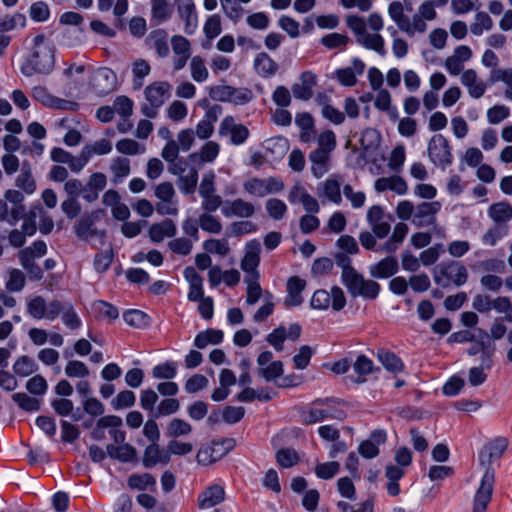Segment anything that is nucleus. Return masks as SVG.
<instances>
[{
	"mask_svg": "<svg viewBox=\"0 0 512 512\" xmlns=\"http://www.w3.org/2000/svg\"><path fill=\"white\" fill-rule=\"evenodd\" d=\"M507 447V438L497 437L481 450L480 464L485 467V472L474 496L473 512H486L487 506L492 498L495 482V471L491 467V463L493 460L500 459Z\"/></svg>",
	"mask_w": 512,
	"mask_h": 512,
	"instance_id": "f257e3e1",
	"label": "nucleus"
},
{
	"mask_svg": "<svg viewBox=\"0 0 512 512\" xmlns=\"http://www.w3.org/2000/svg\"><path fill=\"white\" fill-rule=\"evenodd\" d=\"M54 50L45 43L44 35L40 34L33 39V50L30 57L23 64L21 71L31 77L38 74H49L54 68Z\"/></svg>",
	"mask_w": 512,
	"mask_h": 512,
	"instance_id": "f03ea898",
	"label": "nucleus"
},
{
	"mask_svg": "<svg viewBox=\"0 0 512 512\" xmlns=\"http://www.w3.org/2000/svg\"><path fill=\"white\" fill-rule=\"evenodd\" d=\"M348 28L354 33L356 41L369 50H374L384 56L386 54L385 42L383 37L378 34H370L366 29V21L358 15H348L346 17Z\"/></svg>",
	"mask_w": 512,
	"mask_h": 512,
	"instance_id": "7ed1b4c3",
	"label": "nucleus"
},
{
	"mask_svg": "<svg viewBox=\"0 0 512 512\" xmlns=\"http://www.w3.org/2000/svg\"><path fill=\"white\" fill-rule=\"evenodd\" d=\"M172 85L167 81H154L144 89L145 99L148 104L141 107V112L148 118H155L157 109L160 108L170 97Z\"/></svg>",
	"mask_w": 512,
	"mask_h": 512,
	"instance_id": "20e7f679",
	"label": "nucleus"
},
{
	"mask_svg": "<svg viewBox=\"0 0 512 512\" xmlns=\"http://www.w3.org/2000/svg\"><path fill=\"white\" fill-rule=\"evenodd\" d=\"M467 278L466 267L458 261L442 262L434 269V281L442 287H448L451 284L462 286L466 283Z\"/></svg>",
	"mask_w": 512,
	"mask_h": 512,
	"instance_id": "39448f33",
	"label": "nucleus"
},
{
	"mask_svg": "<svg viewBox=\"0 0 512 512\" xmlns=\"http://www.w3.org/2000/svg\"><path fill=\"white\" fill-rule=\"evenodd\" d=\"M352 297H363L365 299H376L380 293V284L372 279H365L363 275L356 272H348L342 281Z\"/></svg>",
	"mask_w": 512,
	"mask_h": 512,
	"instance_id": "423d86ee",
	"label": "nucleus"
},
{
	"mask_svg": "<svg viewBox=\"0 0 512 512\" xmlns=\"http://www.w3.org/2000/svg\"><path fill=\"white\" fill-rule=\"evenodd\" d=\"M342 412L334 406L331 398L316 399L301 413V421L306 425L315 424L328 418L341 419Z\"/></svg>",
	"mask_w": 512,
	"mask_h": 512,
	"instance_id": "0eeeda50",
	"label": "nucleus"
},
{
	"mask_svg": "<svg viewBox=\"0 0 512 512\" xmlns=\"http://www.w3.org/2000/svg\"><path fill=\"white\" fill-rule=\"evenodd\" d=\"M105 212L102 209L93 210L83 214L74 224L73 230L76 236L85 241H91L97 238L100 244L104 243L106 236L105 230H99L95 227V223Z\"/></svg>",
	"mask_w": 512,
	"mask_h": 512,
	"instance_id": "6e6552de",
	"label": "nucleus"
},
{
	"mask_svg": "<svg viewBox=\"0 0 512 512\" xmlns=\"http://www.w3.org/2000/svg\"><path fill=\"white\" fill-rule=\"evenodd\" d=\"M428 158L436 167L445 170L453 163L452 148L442 134L431 137L427 148Z\"/></svg>",
	"mask_w": 512,
	"mask_h": 512,
	"instance_id": "1a4fd4ad",
	"label": "nucleus"
},
{
	"mask_svg": "<svg viewBox=\"0 0 512 512\" xmlns=\"http://www.w3.org/2000/svg\"><path fill=\"white\" fill-rule=\"evenodd\" d=\"M313 309L327 310L330 306L334 311H341L346 305V296L339 286H333L328 292L324 289L316 290L311 298Z\"/></svg>",
	"mask_w": 512,
	"mask_h": 512,
	"instance_id": "9d476101",
	"label": "nucleus"
},
{
	"mask_svg": "<svg viewBox=\"0 0 512 512\" xmlns=\"http://www.w3.org/2000/svg\"><path fill=\"white\" fill-rule=\"evenodd\" d=\"M154 194L158 201L155 210L160 215L175 216L178 214V203L175 200L176 192L170 182H162L155 187Z\"/></svg>",
	"mask_w": 512,
	"mask_h": 512,
	"instance_id": "9b49d317",
	"label": "nucleus"
},
{
	"mask_svg": "<svg viewBox=\"0 0 512 512\" xmlns=\"http://www.w3.org/2000/svg\"><path fill=\"white\" fill-rule=\"evenodd\" d=\"M261 244L257 239H252L245 244L244 256L240 267L245 272V278L260 277L257 270L260 264Z\"/></svg>",
	"mask_w": 512,
	"mask_h": 512,
	"instance_id": "f8f14e48",
	"label": "nucleus"
},
{
	"mask_svg": "<svg viewBox=\"0 0 512 512\" xmlns=\"http://www.w3.org/2000/svg\"><path fill=\"white\" fill-rule=\"evenodd\" d=\"M439 201L421 202L416 205L412 224L417 228H425L434 225L437 221V214L441 210Z\"/></svg>",
	"mask_w": 512,
	"mask_h": 512,
	"instance_id": "ddd939ff",
	"label": "nucleus"
},
{
	"mask_svg": "<svg viewBox=\"0 0 512 512\" xmlns=\"http://www.w3.org/2000/svg\"><path fill=\"white\" fill-rule=\"evenodd\" d=\"M31 96L34 100L49 108L74 111L78 107V104L75 102L64 100L51 95L47 88L41 85L34 86L32 88Z\"/></svg>",
	"mask_w": 512,
	"mask_h": 512,
	"instance_id": "4468645a",
	"label": "nucleus"
},
{
	"mask_svg": "<svg viewBox=\"0 0 512 512\" xmlns=\"http://www.w3.org/2000/svg\"><path fill=\"white\" fill-rule=\"evenodd\" d=\"M92 89L99 96H105L115 90L117 75L107 67L97 69L91 80Z\"/></svg>",
	"mask_w": 512,
	"mask_h": 512,
	"instance_id": "2eb2a0df",
	"label": "nucleus"
},
{
	"mask_svg": "<svg viewBox=\"0 0 512 512\" xmlns=\"http://www.w3.org/2000/svg\"><path fill=\"white\" fill-rule=\"evenodd\" d=\"M218 133L220 136L230 135L233 145L243 144L249 137V130L243 124H237L232 116H226L220 123Z\"/></svg>",
	"mask_w": 512,
	"mask_h": 512,
	"instance_id": "dca6fc26",
	"label": "nucleus"
},
{
	"mask_svg": "<svg viewBox=\"0 0 512 512\" xmlns=\"http://www.w3.org/2000/svg\"><path fill=\"white\" fill-rule=\"evenodd\" d=\"M366 220L372 232L379 239L387 237L391 231V224L385 220L384 210L379 205H373L368 209Z\"/></svg>",
	"mask_w": 512,
	"mask_h": 512,
	"instance_id": "f3484780",
	"label": "nucleus"
},
{
	"mask_svg": "<svg viewBox=\"0 0 512 512\" xmlns=\"http://www.w3.org/2000/svg\"><path fill=\"white\" fill-rule=\"evenodd\" d=\"M225 500V489L219 484H212L203 490L198 496V507L200 509H210Z\"/></svg>",
	"mask_w": 512,
	"mask_h": 512,
	"instance_id": "a211bd4d",
	"label": "nucleus"
},
{
	"mask_svg": "<svg viewBox=\"0 0 512 512\" xmlns=\"http://www.w3.org/2000/svg\"><path fill=\"white\" fill-rule=\"evenodd\" d=\"M255 206L242 198H237L232 201H226L225 206L222 208V214L225 217H238L250 218L255 214Z\"/></svg>",
	"mask_w": 512,
	"mask_h": 512,
	"instance_id": "6ab92c4d",
	"label": "nucleus"
},
{
	"mask_svg": "<svg viewBox=\"0 0 512 512\" xmlns=\"http://www.w3.org/2000/svg\"><path fill=\"white\" fill-rule=\"evenodd\" d=\"M460 82L467 88L469 95L474 99L481 98L487 89L486 83L478 77L474 69L463 71Z\"/></svg>",
	"mask_w": 512,
	"mask_h": 512,
	"instance_id": "aec40b11",
	"label": "nucleus"
},
{
	"mask_svg": "<svg viewBox=\"0 0 512 512\" xmlns=\"http://www.w3.org/2000/svg\"><path fill=\"white\" fill-rule=\"evenodd\" d=\"M306 287L305 280L298 276H292L287 281V295L284 299V305L287 308L296 307L302 304L303 297L302 291Z\"/></svg>",
	"mask_w": 512,
	"mask_h": 512,
	"instance_id": "412c9836",
	"label": "nucleus"
},
{
	"mask_svg": "<svg viewBox=\"0 0 512 512\" xmlns=\"http://www.w3.org/2000/svg\"><path fill=\"white\" fill-rule=\"evenodd\" d=\"M316 76L311 71H305L300 76V82L292 85V92L296 99L309 100L313 96V87Z\"/></svg>",
	"mask_w": 512,
	"mask_h": 512,
	"instance_id": "4be33fe9",
	"label": "nucleus"
},
{
	"mask_svg": "<svg viewBox=\"0 0 512 512\" xmlns=\"http://www.w3.org/2000/svg\"><path fill=\"white\" fill-rule=\"evenodd\" d=\"M399 268L395 257L387 256L369 267V273L373 278H389L397 273Z\"/></svg>",
	"mask_w": 512,
	"mask_h": 512,
	"instance_id": "5701e85b",
	"label": "nucleus"
},
{
	"mask_svg": "<svg viewBox=\"0 0 512 512\" xmlns=\"http://www.w3.org/2000/svg\"><path fill=\"white\" fill-rule=\"evenodd\" d=\"M374 187L379 193L390 190L398 195H405L408 191L406 181L397 175L378 178L375 181Z\"/></svg>",
	"mask_w": 512,
	"mask_h": 512,
	"instance_id": "b1692460",
	"label": "nucleus"
},
{
	"mask_svg": "<svg viewBox=\"0 0 512 512\" xmlns=\"http://www.w3.org/2000/svg\"><path fill=\"white\" fill-rule=\"evenodd\" d=\"M176 233L177 227L171 219L152 224L148 232L151 241L154 243H160L165 238L174 237Z\"/></svg>",
	"mask_w": 512,
	"mask_h": 512,
	"instance_id": "393cba45",
	"label": "nucleus"
},
{
	"mask_svg": "<svg viewBox=\"0 0 512 512\" xmlns=\"http://www.w3.org/2000/svg\"><path fill=\"white\" fill-rule=\"evenodd\" d=\"M178 13L185 22V33L188 35L193 34L198 26V18L193 0H183L178 6Z\"/></svg>",
	"mask_w": 512,
	"mask_h": 512,
	"instance_id": "a878e982",
	"label": "nucleus"
},
{
	"mask_svg": "<svg viewBox=\"0 0 512 512\" xmlns=\"http://www.w3.org/2000/svg\"><path fill=\"white\" fill-rule=\"evenodd\" d=\"M170 461V455L167 451L161 450L158 442H153L148 445L143 455V465L146 468H151L157 463L167 464Z\"/></svg>",
	"mask_w": 512,
	"mask_h": 512,
	"instance_id": "bb28decb",
	"label": "nucleus"
},
{
	"mask_svg": "<svg viewBox=\"0 0 512 512\" xmlns=\"http://www.w3.org/2000/svg\"><path fill=\"white\" fill-rule=\"evenodd\" d=\"M26 209L24 205H12L9 207L4 199H0V222H7L15 226L20 219H23Z\"/></svg>",
	"mask_w": 512,
	"mask_h": 512,
	"instance_id": "cd10ccee",
	"label": "nucleus"
},
{
	"mask_svg": "<svg viewBox=\"0 0 512 512\" xmlns=\"http://www.w3.org/2000/svg\"><path fill=\"white\" fill-rule=\"evenodd\" d=\"M147 43L155 49L157 55L161 58H165L170 53L168 45V34L164 29H157L152 31L147 39Z\"/></svg>",
	"mask_w": 512,
	"mask_h": 512,
	"instance_id": "c85d7f7f",
	"label": "nucleus"
},
{
	"mask_svg": "<svg viewBox=\"0 0 512 512\" xmlns=\"http://www.w3.org/2000/svg\"><path fill=\"white\" fill-rule=\"evenodd\" d=\"M130 160L126 157L117 156L111 160L110 171L112 173L111 182L115 185L122 183L131 172Z\"/></svg>",
	"mask_w": 512,
	"mask_h": 512,
	"instance_id": "c756f323",
	"label": "nucleus"
},
{
	"mask_svg": "<svg viewBox=\"0 0 512 512\" xmlns=\"http://www.w3.org/2000/svg\"><path fill=\"white\" fill-rule=\"evenodd\" d=\"M254 68L262 77H271L279 69L278 64L265 52L258 53L254 59Z\"/></svg>",
	"mask_w": 512,
	"mask_h": 512,
	"instance_id": "7c9ffc66",
	"label": "nucleus"
},
{
	"mask_svg": "<svg viewBox=\"0 0 512 512\" xmlns=\"http://www.w3.org/2000/svg\"><path fill=\"white\" fill-rule=\"evenodd\" d=\"M218 447H220V443L217 441H213L211 446L201 447L196 455L198 464L207 466L221 459L225 452H221Z\"/></svg>",
	"mask_w": 512,
	"mask_h": 512,
	"instance_id": "2f4dec72",
	"label": "nucleus"
},
{
	"mask_svg": "<svg viewBox=\"0 0 512 512\" xmlns=\"http://www.w3.org/2000/svg\"><path fill=\"white\" fill-rule=\"evenodd\" d=\"M488 215L495 225H506L512 219V206L507 202L492 204L488 209Z\"/></svg>",
	"mask_w": 512,
	"mask_h": 512,
	"instance_id": "473e14b6",
	"label": "nucleus"
},
{
	"mask_svg": "<svg viewBox=\"0 0 512 512\" xmlns=\"http://www.w3.org/2000/svg\"><path fill=\"white\" fill-rule=\"evenodd\" d=\"M309 160L312 163V173L316 178H321L328 172L329 154L322 149H316L309 155Z\"/></svg>",
	"mask_w": 512,
	"mask_h": 512,
	"instance_id": "72a5a7b5",
	"label": "nucleus"
},
{
	"mask_svg": "<svg viewBox=\"0 0 512 512\" xmlns=\"http://www.w3.org/2000/svg\"><path fill=\"white\" fill-rule=\"evenodd\" d=\"M377 358L383 367L391 373H399L404 370V363L402 360L393 352L388 350H379Z\"/></svg>",
	"mask_w": 512,
	"mask_h": 512,
	"instance_id": "f704fd0d",
	"label": "nucleus"
},
{
	"mask_svg": "<svg viewBox=\"0 0 512 512\" xmlns=\"http://www.w3.org/2000/svg\"><path fill=\"white\" fill-rule=\"evenodd\" d=\"M106 449L108 455L111 458L117 459L121 462H130L133 461L136 457V450L130 444L125 443L118 446L114 444H109L107 445Z\"/></svg>",
	"mask_w": 512,
	"mask_h": 512,
	"instance_id": "c9c22d12",
	"label": "nucleus"
},
{
	"mask_svg": "<svg viewBox=\"0 0 512 512\" xmlns=\"http://www.w3.org/2000/svg\"><path fill=\"white\" fill-rule=\"evenodd\" d=\"M133 88L139 90L144 84V78L151 72L150 64L142 58L135 60L132 65Z\"/></svg>",
	"mask_w": 512,
	"mask_h": 512,
	"instance_id": "e433bc0d",
	"label": "nucleus"
},
{
	"mask_svg": "<svg viewBox=\"0 0 512 512\" xmlns=\"http://www.w3.org/2000/svg\"><path fill=\"white\" fill-rule=\"evenodd\" d=\"M223 340V332L221 330L207 329L196 335L194 345L199 349H204L209 344H219Z\"/></svg>",
	"mask_w": 512,
	"mask_h": 512,
	"instance_id": "4c0bfd02",
	"label": "nucleus"
},
{
	"mask_svg": "<svg viewBox=\"0 0 512 512\" xmlns=\"http://www.w3.org/2000/svg\"><path fill=\"white\" fill-rule=\"evenodd\" d=\"M37 370L38 365L33 358L27 355L18 357L13 365V371L19 377H27Z\"/></svg>",
	"mask_w": 512,
	"mask_h": 512,
	"instance_id": "58836bf2",
	"label": "nucleus"
},
{
	"mask_svg": "<svg viewBox=\"0 0 512 512\" xmlns=\"http://www.w3.org/2000/svg\"><path fill=\"white\" fill-rule=\"evenodd\" d=\"M354 372L357 374L356 383L361 384L366 381V376L374 371V364L365 355H359L353 363Z\"/></svg>",
	"mask_w": 512,
	"mask_h": 512,
	"instance_id": "ea45409f",
	"label": "nucleus"
},
{
	"mask_svg": "<svg viewBox=\"0 0 512 512\" xmlns=\"http://www.w3.org/2000/svg\"><path fill=\"white\" fill-rule=\"evenodd\" d=\"M173 12V8L167 0H151V15L157 22L167 21Z\"/></svg>",
	"mask_w": 512,
	"mask_h": 512,
	"instance_id": "a19ab883",
	"label": "nucleus"
},
{
	"mask_svg": "<svg viewBox=\"0 0 512 512\" xmlns=\"http://www.w3.org/2000/svg\"><path fill=\"white\" fill-rule=\"evenodd\" d=\"M16 186L31 194L36 189V183L32 176L31 167L24 162L20 174L16 178Z\"/></svg>",
	"mask_w": 512,
	"mask_h": 512,
	"instance_id": "79ce46f5",
	"label": "nucleus"
},
{
	"mask_svg": "<svg viewBox=\"0 0 512 512\" xmlns=\"http://www.w3.org/2000/svg\"><path fill=\"white\" fill-rule=\"evenodd\" d=\"M26 279L24 273L16 268L8 270V280L5 283V288L8 292H20L25 287Z\"/></svg>",
	"mask_w": 512,
	"mask_h": 512,
	"instance_id": "37998d69",
	"label": "nucleus"
},
{
	"mask_svg": "<svg viewBox=\"0 0 512 512\" xmlns=\"http://www.w3.org/2000/svg\"><path fill=\"white\" fill-rule=\"evenodd\" d=\"M198 223L203 231L212 234H219L223 228L220 219L209 212L201 214Z\"/></svg>",
	"mask_w": 512,
	"mask_h": 512,
	"instance_id": "c03bdc74",
	"label": "nucleus"
},
{
	"mask_svg": "<svg viewBox=\"0 0 512 512\" xmlns=\"http://www.w3.org/2000/svg\"><path fill=\"white\" fill-rule=\"evenodd\" d=\"M92 310L100 318L115 320L119 317L118 309L109 302L104 300H96L92 303Z\"/></svg>",
	"mask_w": 512,
	"mask_h": 512,
	"instance_id": "a18cd8bd",
	"label": "nucleus"
},
{
	"mask_svg": "<svg viewBox=\"0 0 512 512\" xmlns=\"http://www.w3.org/2000/svg\"><path fill=\"white\" fill-rule=\"evenodd\" d=\"M61 320L64 326L71 331H76L82 326V320L70 302L66 305V308L61 315Z\"/></svg>",
	"mask_w": 512,
	"mask_h": 512,
	"instance_id": "49530a36",
	"label": "nucleus"
},
{
	"mask_svg": "<svg viewBox=\"0 0 512 512\" xmlns=\"http://www.w3.org/2000/svg\"><path fill=\"white\" fill-rule=\"evenodd\" d=\"M127 483L131 489L142 491L155 486L156 480L149 473L132 474L128 477Z\"/></svg>",
	"mask_w": 512,
	"mask_h": 512,
	"instance_id": "de8ad7c7",
	"label": "nucleus"
},
{
	"mask_svg": "<svg viewBox=\"0 0 512 512\" xmlns=\"http://www.w3.org/2000/svg\"><path fill=\"white\" fill-rule=\"evenodd\" d=\"M490 80L491 82H503L506 85L504 95L507 99L512 100V68L493 70Z\"/></svg>",
	"mask_w": 512,
	"mask_h": 512,
	"instance_id": "09e8293b",
	"label": "nucleus"
},
{
	"mask_svg": "<svg viewBox=\"0 0 512 512\" xmlns=\"http://www.w3.org/2000/svg\"><path fill=\"white\" fill-rule=\"evenodd\" d=\"M191 77L196 82H204L209 76L205 61L201 56H194L190 61Z\"/></svg>",
	"mask_w": 512,
	"mask_h": 512,
	"instance_id": "8fccbe9b",
	"label": "nucleus"
},
{
	"mask_svg": "<svg viewBox=\"0 0 512 512\" xmlns=\"http://www.w3.org/2000/svg\"><path fill=\"white\" fill-rule=\"evenodd\" d=\"M198 182V172L192 168L186 175H181L177 180L180 191L184 194L194 193Z\"/></svg>",
	"mask_w": 512,
	"mask_h": 512,
	"instance_id": "3c124183",
	"label": "nucleus"
},
{
	"mask_svg": "<svg viewBox=\"0 0 512 512\" xmlns=\"http://www.w3.org/2000/svg\"><path fill=\"white\" fill-rule=\"evenodd\" d=\"M265 209L268 215L274 220H281L287 213V205L278 198H270L265 202Z\"/></svg>",
	"mask_w": 512,
	"mask_h": 512,
	"instance_id": "603ef678",
	"label": "nucleus"
},
{
	"mask_svg": "<svg viewBox=\"0 0 512 512\" xmlns=\"http://www.w3.org/2000/svg\"><path fill=\"white\" fill-rule=\"evenodd\" d=\"M191 431H192V426L188 422H186L180 418H174L169 422V424L167 426L166 435L168 437L176 438V437L188 435L191 433Z\"/></svg>",
	"mask_w": 512,
	"mask_h": 512,
	"instance_id": "864d4df0",
	"label": "nucleus"
},
{
	"mask_svg": "<svg viewBox=\"0 0 512 512\" xmlns=\"http://www.w3.org/2000/svg\"><path fill=\"white\" fill-rule=\"evenodd\" d=\"M405 25L407 26L401 28L400 30L409 36H413L415 33H425L427 30V24L425 20L418 12L412 16L411 20L407 17Z\"/></svg>",
	"mask_w": 512,
	"mask_h": 512,
	"instance_id": "5fc2aeb1",
	"label": "nucleus"
},
{
	"mask_svg": "<svg viewBox=\"0 0 512 512\" xmlns=\"http://www.w3.org/2000/svg\"><path fill=\"white\" fill-rule=\"evenodd\" d=\"M244 281L247 284L246 303L248 305H254L262 295V288L259 284V277L244 278Z\"/></svg>",
	"mask_w": 512,
	"mask_h": 512,
	"instance_id": "6e6d98bb",
	"label": "nucleus"
},
{
	"mask_svg": "<svg viewBox=\"0 0 512 512\" xmlns=\"http://www.w3.org/2000/svg\"><path fill=\"white\" fill-rule=\"evenodd\" d=\"M205 251L219 256H226L230 252L229 243L226 239H208L203 243Z\"/></svg>",
	"mask_w": 512,
	"mask_h": 512,
	"instance_id": "4d7b16f0",
	"label": "nucleus"
},
{
	"mask_svg": "<svg viewBox=\"0 0 512 512\" xmlns=\"http://www.w3.org/2000/svg\"><path fill=\"white\" fill-rule=\"evenodd\" d=\"M221 7L225 15L233 22H238L244 13V9L238 0H220Z\"/></svg>",
	"mask_w": 512,
	"mask_h": 512,
	"instance_id": "13d9d810",
	"label": "nucleus"
},
{
	"mask_svg": "<svg viewBox=\"0 0 512 512\" xmlns=\"http://www.w3.org/2000/svg\"><path fill=\"white\" fill-rule=\"evenodd\" d=\"M133 106V101L124 95L116 97L113 103L114 112L125 120H127L132 115Z\"/></svg>",
	"mask_w": 512,
	"mask_h": 512,
	"instance_id": "bf43d9fd",
	"label": "nucleus"
},
{
	"mask_svg": "<svg viewBox=\"0 0 512 512\" xmlns=\"http://www.w3.org/2000/svg\"><path fill=\"white\" fill-rule=\"evenodd\" d=\"M493 27V20L486 12H478L475 15V21L471 25L470 30L474 35H481L485 30H491Z\"/></svg>",
	"mask_w": 512,
	"mask_h": 512,
	"instance_id": "052dcab7",
	"label": "nucleus"
},
{
	"mask_svg": "<svg viewBox=\"0 0 512 512\" xmlns=\"http://www.w3.org/2000/svg\"><path fill=\"white\" fill-rule=\"evenodd\" d=\"M12 399L17 405L28 412L38 411L40 409V401L36 398L30 397L26 393H14Z\"/></svg>",
	"mask_w": 512,
	"mask_h": 512,
	"instance_id": "680f3d73",
	"label": "nucleus"
},
{
	"mask_svg": "<svg viewBox=\"0 0 512 512\" xmlns=\"http://www.w3.org/2000/svg\"><path fill=\"white\" fill-rule=\"evenodd\" d=\"M26 25V17L21 13H15L12 16L0 18V32H8L17 27L24 28Z\"/></svg>",
	"mask_w": 512,
	"mask_h": 512,
	"instance_id": "e2e57ef3",
	"label": "nucleus"
},
{
	"mask_svg": "<svg viewBox=\"0 0 512 512\" xmlns=\"http://www.w3.org/2000/svg\"><path fill=\"white\" fill-rule=\"evenodd\" d=\"M340 186V181L334 177H330L324 182L325 196L336 204L342 201Z\"/></svg>",
	"mask_w": 512,
	"mask_h": 512,
	"instance_id": "0e129e2a",
	"label": "nucleus"
},
{
	"mask_svg": "<svg viewBox=\"0 0 512 512\" xmlns=\"http://www.w3.org/2000/svg\"><path fill=\"white\" fill-rule=\"evenodd\" d=\"M276 461L283 468H290L299 461L298 453L291 448L280 449L276 453Z\"/></svg>",
	"mask_w": 512,
	"mask_h": 512,
	"instance_id": "69168bd1",
	"label": "nucleus"
},
{
	"mask_svg": "<svg viewBox=\"0 0 512 512\" xmlns=\"http://www.w3.org/2000/svg\"><path fill=\"white\" fill-rule=\"evenodd\" d=\"M116 149L119 153L125 155H137L143 153L145 150L137 141L130 138L119 140L116 143Z\"/></svg>",
	"mask_w": 512,
	"mask_h": 512,
	"instance_id": "338daca9",
	"label": "nucleus"
},
{
	"mask_svg": "<svg viewBox=\"0 0 512 512\" xmlns=\"http://www.w3.org/2000/svg\"><path fill=\"white\" fill-rule=\"evenodd\" d=\"M114 258L113 250L108 249L98 252L94 258V269L98 273H105L112 264Z\"/></svg>",
	"mask_w": 512,
	"mask_h": 512,
	"instance_id": "774afa93",
	"label": "nucleus"
}]
</instances>
